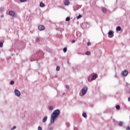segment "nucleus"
Returning <instances> with one entry per match:
<instances>
[{
  "label": "nucleus",
  "instance_id": "obj_32",
  "mask_svg": "<svg viewBox=\"0 0 130 130\" xmlns=\"http://www.w3.org/2000/svg\"><path fill=\"white\" fill-rule=\"evenodd\" d=\"M38 130H42V127H41V126H39L38 127Z\"/></svg>",
  "mask_w": 130,
  "mask_h": 130
},
{
  "label": "nucleus",
  "instance_id": "obj_38",
  "mask_svg": "<svg viewBox=\"0 0 130 130\" xmlns=\"http://www.w3.org/2000/svg\"><path fill=\"white\" fill-rule=\"evenodd\" d=\"M128 101L130 102V96L128 98Z\"/></svg>",
  "mask_w": 130,
  "mask_h": 130
},
{
  "label": "nucleus",
  "instance_id": "obj_20",
  "mask_svg": "<svg viewBox=\"0 0 130 130\" xmlns=\"http://www.w3.org/2000/svg\"><path fill=\"white\" fill-rule=\"evenodd\" d=\"M118 125H119V126H122L123 125V124L122 122H119L118 123Z\"/></svg>",
  "mask_w": 130,
  "mask_h": 130
},
{
  "label": "nucleus",
  "instance_id": "obj_40",
  "mask_svg": "<svg viewBox=\"0 0 130 130\" xmlns=\"http://www.w3.org/2000/svg\"><path fill=\"white\" fill-rule=\"evenodd\" d=\"M86 24H89V23H88V22H86Z\"/></svg>",
  "mask_w": 130,
  "mask_h": 130
},
{
  "label": "nucleus",
  "instance_id": "obj_9",
  "mask_svg": "<svg viewBox=\"0 0 130 130\" xmlns=\"http://www.w3.org/2000/svg\"><path fill=\"white\" fill-rule=\"evenodd\" d=\"M9 15L10 16H11L12 17H14V16H15V12L13 11H10L9 12Z\"/></svg>",
  "mask_w": 130,
  "mask_h": 130
},
{
  "label": "nucleus",
  "instance_id": "obj_11",
  "mask_svg": "<svg viewBox=\"0 0 130 130\" xmlns=\"http://www.w3.org/2000/svg\"><path fill=\"white\" fill-rule=\"evenodd\" d=\"M102 11L104 14H106V13H107V9L104 7H102Z\"/></svg>",
  "mask_w": 130,
  "mask_h": 130
},
{
  "label": "nucleus",
  "instance_id": "obj_19",
  "mask_svg": "<svg viewBox=\"0 0 130 130\" xmlns=\"http://www.w3.org/2000/svg\"><path fill=\"white\" fill-rule=\"evenodd\" d=\"M49 110H53V107L52 106H49Z\"/></svg>",
  "mask_w": 130,
  "mask_h": 130
},
{
  "label": "nucleus",
  "instance_id": "obj_25",
  "mask_svg": "<svg viewBox=\"0 0 130 130\" xmlns=\"http://www.w3.org/2000/svg\"><path fill=\"white\" fill-rule=\"evenodd\" d=\"M81 18H82V15H79L77 17V19H81Z\"/></svg>",
  "mask_w": 130,
  "mask_h": 130
},
{
  "label": "nucleus",
  "instance_id": "obj_21",
  "mask_svg": "<svg viewBox=\"0 0 130 130\" xmlns=\"http://www.w3.org/2000/svg\"><path fill=\"white\" fill-rule=\"evenodd\" d=\"M70 20H71V18H70V17H68L66 19V21H67V22H69V21H70Z\"/></svg>",
  "mask_w": 130,
  "mask_h": 130
},
{
  "label": "nucleus",
  "instance_id": "obj_34",
  "mask_svg": "<svg viewBox=\"0 0 130 130\" xmlns=\"http://www.w3.org/2000/svg\"><path fill=\"white\" fill-rule=\"evenodd\" d=\"M87 44L88 46H89V45H91V43L89 42H87Z\"/></svg>",
  "mask_w": 130,
  "mask_h": 130
},
{
  "label": "nucleus",
  "instance_id": "obj_27",
  "mask_svg": "<svg viewBox=\"0 0 130 130\" xmlns=\"http://www.w3.org/2000/svg\"><path fill=\"white\" fill-rule=\"evenodd\" d=\"M36 42H39V41H40V39H39V38H36Z\"/></svg>",
  "mask_w": 130,
  "mask_h": 130
},
{
  "label": "nucleus",
  "instance_id": "obj_10",
  "mask_svg": "<svg viewBox=\"0 0 130 130\" xmlns=\"http://www.w3.org/2000/svg\"><path fill=\"white\" fill-rule=\"evenodd\" d=\"M70 1L69 0H66L64 2V6H70Z\"/></svg>",
  "mask_w": 130,
  "mask_h": 130
},
{
  "label": "nucleus",
  "instance_id": "obj_7",
  "mask_svg": "<svg viewBox=\"0 0 130 130\" xmlns=\"http://www.w3.org/2000/svg\"><path fill=\"white\" fill-rule=\"evenodd\" d=\"M45 29V27L44 26V25H40L38 26V29L40 30V31H43Z\"/></svg>",
  "mask_w": 130,
  "mask_h": 130
},
{
  "label": "nucleus",
  "instance_id": "obj_2",
  "mask_svg": "<svg viewBox=\"0 0 130 130\" xmlns=\"http://www.w3.org/2000/svg\"><path fill=\"white\" fill-rule=\"evenodd\" d=\"M87 92H88V87H87V86H85L81 90V92L79 93V95L81 97H83V96H85V95H86Z\"/></svg>",
  "mask_w": 130,
  "mask_h": 130
},
{
  "label": "nucleus",
  "instance_id": "obj_39",
  "mask_svg": "<svg viewBox=\"0 0 130 130\" xmlns=\"http://www.w3.org/2000/svg\"><path fill=\"white\" fill-rule=\"evenodd\" d=\"M4 15H1V18H4Z\"/></svg>",
  "mask_w": 130,
  "mask_h": 130
},
{
  "label": "nucleus",
  "instance_id": "obj_23",
  "mask_svg": "<svg viewBox=\"0 0 130 130\" xmlns=\"http://www.w3.org/2000/svg\"><path fill=\"white\" fill-rule=\"evenodd\" d=\"M5 8L2 7L0 8V12H4Z\"/></svg>",
  "mask_w": 130,
  "mask_h": 130
},
{
  "label": "nucleus",
  "instance_id": "obj_5",
  "mask_svg": "<svg viewBox=\"0 0 130 130\" xmlns=\"http://www.w3.org/2000/svg\"><path fill=\"white\" fill-rule=\"evenodd\" d=\"M14 93L17 97H20V96H21V92H20L18 89H15Z\"/></svg>",
  "mask_w": 130,
  "mask_h": 130
},
{
  "label": "nucleus",
  "instance_id": "obj_41",
  "mask_svg": "<svg viewBox=\"0 0 130 130\" xmlns=\"http://www.w3.org/2000/svg\"><path fill=\"white\" fill-rule=\"evenodd\" d=\"M63 94L64 95V93H63Z\"/></svg>",
  "mask_w": 130,
  "mask_h": 130
},
{
  "label": "nucleus",
  "instance_id": "obj_1",
  "mask_svg": "<svg viewBox=\"0 0 130 130\" xmlns=\"http://www.w3.org/2000/svg\"><path fill=\"white\" fill-rule=\"evenodd\" d=\"M59 114H60V111L59 110L57 109L55 110L51 114L50 122L51 123H54L55 119L58 117Z\"/></svg>",
  "mask_w": 130,
  "mask_h": 130
},
{
  "label": "nucleus",
  "instance_id": "obj_16",
  "mask_svg": "<svg viewBox=\"0 0 130 130\" xmlns=\"http://www.w3.org/2000/svg\"><path fill=\"white\" fill-rule=\"evenodd\" d=\"M120 30H121V27L120 26L116 27V31H120Z\"/></svg>",
  "mask_w": 130,
  "mask_h": 130
},
{
  "label": "nucleus",
  "instance_id": "obj_31",
  "mask_svg": "<svg viewBox=\"0 0 130 130\" xmlns=\"http://www.w3.org/2000/svg\"><path fill=\"white\" fill-rule=\"evenodd\" d=\"M4 45V44L3 42H0V47H3V46Z\"/></svg>",
  "mask_w": 130,
  "mask_h": 130
},
{
  "label": "nucleus",
  "instance_id": "obj_26",
  "mask_svg": "<svg viewBox=\"0 0 130 130\" xmlns=\"http://www.w3.org/2000/svg\"><path fill=\"white\" fill-rule=\"evenodd\" d=\"M14 84H15V81L12 80L10 82V85H14Z\"/></svg>",
  "mask_w": 130,
  "mask_h": 130
},
{
  "label": "nucleus",
  "instance_id": "obj_22",
  "mask_svg": "<svg viewBox=\"0 0 130 130\" xmlns=\"http://www.w3.org/2000/svg\"><path fill=\"white\" fill-rule=\"evenodd\" d=\"M56 70L57 72H58V71H59V70H60V67L57 66L56 67Z\"/></svg>",
  "mask_w": 130,
  "mask_h": 130
},
{
  "label": "nucleus",
  "instance_id": "obj_18",
  "mask_svg": "<svg viewBox=\"0 0 130 130\" xmlns=\"http://www.w3.org/2000/svg\"><path fill=\"white\" fill-rule=\"evenodd\" d=\"M116 108L117 110H119L120 109V106L118 105L116 106Z\"/></svg>",
  "mask_w": 130,
  "mask_h": 130
},
{
  "label": "nucleus",
  "instance_id": "obj_17",
  "mask_svg": "<svg viewBox=\"0 0 130 130\" xmlns=\"http://www.w3.org/2000/svg\"><path fill=\"white\" fill-rule=\"evenodd\" d=\"M82 116L85 118H87V114H86V113H83L82 114Z\"/></svg>",
  "mask_w": 130,
  "mask_h": 130
},
{
  "label": "nucleus",
  "instance_id": "obj_33",
  "mask_svg": "<svg viewBox=\"0 0 130 130\" xmlns=\"http://www.w3.org/2000/svg\"><path fill=\"white\" fill-rule=\"evenodd\" d=\"M126 130H130V126H128L126 128Z\"/></svg>",
  "mask_w": 130,
  "mask_h": 130
},
{
  "label": "nucleus",
  "instance_id": "obj_4",
  "mask_svg": "<svg viewBox=\"0 0 130 130\" xmlns=\"http://www.w3.org/2000/svg\"><path fill=\"white\" fill-rule=\"evenodd\" d=\"M40 57H43V52L42 51H39L37 53V58H40Z\"/></svg>",
  "mask_w": 130,
  "mask_h": 130
},
{
  "label": "nucleus",
  "instance_id": "obj_35",
  "mask_svg": "<svg viewBox=\"0 0 130 130\" xmlns=\"http://www.w3.org/2000/svg\"><path fill=\"white\" fill-rule=\"evenodd\" d=\"M15 128H16V126H14L11 128V130L15 129Z\"/></svg>",
  "mask_w": 130,
  "mask_h": 130
},
{
  "label": "nucleus",
  "instance_id": "obj_37",
  "mask_svg": "<svg viewBox=\"0 0 130 130\" xmlns=\"http://www.w3.org/2000/svg\"><path fill=\"white\" fill-rule=\"evenodd\" d=\"M53 127H50V128H49V130H53Z\"/></svg>",
  "mask_w": 130,
  "mask_h": 130
},
{
  "label": "nucleus",
  "instance_id": "obj_3",
  "mask_svg": "<svg viewBox=\"0 0 130 130\" xmlns=\"http://www.w3.org/2000/svg\"><path fill=\"white\" fill-rule=\"evenodd\" d=\"M109 38H112L114 36V31L110 30L108 33Z\"/></svg>",
  "mask_w": 130,
  "mask_h": 130
},
{
  "label": "nucleus",
  "instance_id": "obj_30",
  "mask_svg": "<svg viewBox=\"0 0 130 130\" xmlns=\"http://www.w3.org/2000/svg\"><path fill=\"white\" fill-rule=\"evenodd\" d=\"M66 89H70V85H66Z\"/></svg>",
  "mask_w": 130,
  "mask_h": 130
},
{
  "label": "nucleus",
  "instance_id": "obj_29",
  "mask_svg": "<svg viewBox=\"0 0 130 130\" xmlns=\"http://www.w3.org/2000/svg\"><path fill=\"white\" fill-rule=\"evenodd\" d=\"M86 55H89V54H90V51H87L85 53Z\"/></svg>",
  "mask_w": 130,
  "mask_h": 130
},
{
  "label": "nucleus",
  "instance_id": "obj_6",
  "mask_svg": "<svg viewBox=\"0 0 130 130\" xmlns=\"http://www.w3.org/2000/svg\"><path fill=\"white\" fill-rule=\"evenodd\" d=\"M126 87H127L126 89V92L127 93V94H129V93H130V84H126Z\"/></svg>",
  "mask_w": 130,
  "mask_h": 130
},
{
  "label": "nucleus",
  "instance_id": "obj_13",
  "mask_svg": "<svg viewBox=\"0 0 130 130\" xmlns=\"http://www.w3.org/2000/svg\"><path fill=\"white\" fill-rule=\"evenodd\" d=\"M43 122H46V121H47V116H45L43 120H42Z\"/></svg>",
  "mask_w": 130,
  "mask_h": 130
},
{
  "label": "nucleus",
  "instance_id": "obj_28",
  "mask_svg": "<svg viewBox=\"0 0 130 130\" xmlns=\"http://www.w3.org/2000/svg\"><path fill=\"white\" fill-rule=\"evenodd\" d=\"M20 3H25V2H27V0H20Z\"/></svg>",
  "mask_w": 130,
  "mask_h": 130
},
{
  "label": "nucleus",
  "instance_id": "obj_14",
  "mask_svg": "<svg viewBox=\"0 0 130 130\" xmlns=\"http://www.w3.org/2000/svg\"><path fill=\"white\" fill-rule=\"evenodd\" d=\"M40 7H41V8H44V7H45V5L43 3L41 2L40 3Z\"/></svg>",
  "mask_w": 130,
  "mask_h": 130
},
{
  "label": "nucleus",
  "instance_id": "obj_24",
  "mask_svg": "<svg viewBox=\"0 0 130 130\" xmlns=\"http://www.w3.org/2000/svg\"><path fill=\"white\" fill-rule=\"evenodd\" d=\"M67 50H68V49L67 48H64L63 49V52H67Z\"/></svg>",
  "mask_w": 130,
  "mask_h": 130
},
{
  "label": "nucleus",
  "instance_id": "obj_36",
  "mask_svg": "<svg viewBox=\"0 0 130 130\" xmlns=\"http://www.w3.org/2000/svg\"><path fill=\"white\" fill-rule=\"evenodd\" d=\"M72 43H75V42H76V40H73L72 41Z\"/></svg>",
  "mask_w": 130,
  "mask_h": 130
},
{
  "label": "nucleus",
  "instance_id": "obj_15",
  "mask_svg": "<svg viewBox=\"0 0 130 130\" xmlns=\"http://www.w3.org/2000/svg\"><path fill=\"white\" fill-rule=\"evenodd\" d=\"M76 35H77V37H81L82 34H81V32H77L76 33Z\"/></svg>",
  "mask_w": 130,
  "mask_h": 130
},
{
  "label": "nucleus",
  "instance_id": "obj_8",
  "mask_svg": "<svg viewBox=\"0 0 130 130\" xmlns=\"http://www.w3.org/2000/svg\"><path fill=\"white\" fill-rule=\"evenodd\" d=\"M122 74L123 75L124 77H126V76H127V75L128 74V72L126 70H125L122 72Z\"/></svg>",
  "mask_w": 130,
  "mask_h": 130
},
{
  "label": "nucleus",
  "instance_id": "obj_12",
  "mask_svg": "<svg viewBox=\"0 0 130 130\" xmlns=\"http://www.w3.org/2000/svg\"><path fill=\"white\" fill-rule=\"evenodd\" d=\"M95 79H97V74H94L91 78V81H94Z\"/></svg>",
  "mask_w": 130,
  "mask_h": 130
}]
</instances>
